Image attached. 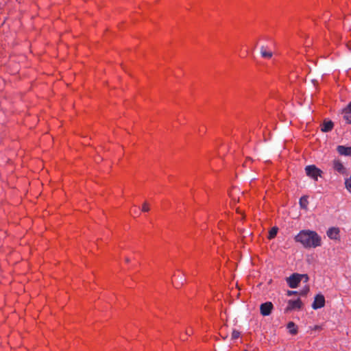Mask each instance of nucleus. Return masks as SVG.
Instances as JSON below:
<instances>
[{"label": "nucleus", "instance_id": "obj_1", "mask_svg": "<svg viewBox=\"0 0 351 351\" xmlns=\"http://www.w3.org/2000/svg\"><path fill=\"white\" fill-rule=\"evenodd\" d=\"M305 248H315L322 245L320 236L313 230H301L295 237Z\"/></svg>", "mask_w": 351, "mask_h": 351}, {"label": "nucleus", "instance_id": "obj_2", "mask_svg": "<svg viewBox=\"0 0 351 351\" xmlns=\"http://www.w3.org/2000/svg\"><path fill=\"white\" fill-rule=\"evenodd\" d=\"M304 280V282L308 281V276L307 274H293L287 278V282L291 288H296L299 283Z\"/></svg>", "mask_w": 351, "mask_h": 351}, {"label": "nucleus", "instance_id": "obj_3", "mask_svg": "<svg viewBox=\"0 0 351 351\" xmlns=\"http://www.w3.org/2000/svg\"><path fill=\"white\" fill-rule=\"evenodd\" d=\"M305 171L308 176L317 180L319 176H321L322 171L315 165H308L305 167Z\"/></svg>", "mask_w": 351, "mask_h": 351}, {"label": "nucleus", "instance_id": "obj_4", "mask_svg": "<svg viewBox=\"0 0 351 351\" xmlns=\"http://www.w3.org/2000/svg\"><path fill=\"white\" fill-rule=\"evenodd\" d=\"M325 305V298L322 294H317L315 296L312 304V308L315 310L324 307Z\"/></svg>", "mask_w": 351, "mask_h": 351}, {"label": "nucleus", "instance_id": "obj_5", "mask_svg": "<svg viewBox=\"0 0 351 351\" xmlns=\"http://www.w3.org/2000/svg\"><path fill=\"white\" fill-rule=\"evenodd\" d=\"M302 303L300 299L288 301V305L285 308V312H289L293 309H300L302 308Z\"/></svg>", "mask_w": 351, "mask_h": 351}, {"label": "nucleus", "instance_id": "obj_6", "mask_svg": "<svg viewBox=\"0 0 351 351\" xmlns=\"http://www.w3.org/2000/svg\"><path fill=\"white\" fill-rule=\"evenodd\" d=\"M273 304L271 302H267L262 304L260 306V311L262 315L268 316L271 314L273 309Z\"/></svg>", "mask_w": 351, "mask_h": 351}, {"label": "nucleus", "instance_id": "obj_7", "mask_svg": "<svg viewBox=\"0 0 351 351\" xmlns=\"http://www.w3.org/2000/svg\"><path fill=\"white\" fill-rule=\"evenodd\" d=\"M339 232L340 230L338 228L332 227L330 228L327 230V236L332 240H339Z\"/></svg>", "mask_w": 351, "mask_h": 351}, {"label": "nucleus", "instance_id": "obj_8", "mask_svg": "<svg viewBox=\"0 0 351 351\" xmlns=\"http://www.w3.org/2000/svg\"><path fill=\"white\" fill-rule=\"evenodd\" d=\"M332 167L337 172L343 174L346 172V169L342 162L339 159H335L332 161Z\"/></svg>", "mask_w": 351, "mask_h": 351}, {"label": "nucleus", "instance_id": "obj_9", "mask_svg": "<svg viewBox=\"0 0 351 351\" xmlns=\"http://www.w3.org/2000/svg\"><path fill=\"white\" fill-rule=\"evenodd\" d=\"M260 53L263 58H271L273 56V53L271 51L268 49L267 46L262 45L260 48Z\"/></svg>", "mask_w": 351, "mask_h": 351}, {"label": "nucleus", "instance_id": "obj_10", "mask_svg": "<svg viewBox=\"0 0 351 351\" xmlns=\"http://www.w3.org/2000/svg\"><path fill=\"white\" fill-rule=\"evenodd\" d=\"M338 153L343 156H351V147L339 145L337 147Z\"/></svg>", "mask_w": 351, "mask_h": 351}, {"label": "nucleus", "instance_id": "obj_11", "mask_svg": "<svg viewBox=\"0 0 351 351\" xmlns=\"http://www.w3.org/2000/svg\"><path fill=\"white\" fill-rule=\"evenodd\" d=\"M333 126H334V124H333L332 121H325L322 126L321 130L323 132H328L332 130Z\"/></svg>", "mask_w": 351, "mask_h": 351}, {"label": "nucleus", "instance_id": "obj_12", "mask_svg": "<svg viewBox=\"0 0 351 351\" xmlns=\"http://www.w3.org/2000/svg\"><path fill=\"white\" fill-rule=\"evenodd\" d=\"M343 119L347 123H351V110L349 108H346L343 110Z\"/></svg>", "mask_w": 351, "mask_h": 351}, {"label": "nucleus", "instance_id": "obj_13", "mask_svg": "<svg viewBox=\"0 0 351 351\" xmlns=\"http://www.w3.org/2000/svg\"><path fill=\"white\" fill-rule=\"evenodd\" d=\"M287 328L291 335H296L298 333V326L293 322H289L287 324Z\"/></svg>", "mask_w": 351, "mask_h": 351}, {"label": "nucleus", "instance_id": "obj_14", "mask_svg": "<svg viewBox=\"0 0 351 351\" xmlns=\"http://www.w3.org/2000/svg\"><path fill=\"white\" fill-rule=\"evenodd\" d=\"M300 206L303 209H307L308 201L307 196H302L299 201Z\"/></svg>", "mask_w": 351, "mask_h": 351}, {"label": "nucleus", "instance_id": "obj_15", "mask_svg": "<svg viewBox=\"0 0 351 351\" xmlns=\"http://www.w3.org/2000/svg\"><path fill=\"white\" fill-rule=\"evenodd\" d=\"M278 228L277 227H273L269 232V236H268V239H274L277 233H278Z\"/></svg>", "mask_w": 351, "mask_h": 351}, {"label": "nucleus", "instance_id": "obj_16", "mask_svg": "<svg viewBox=\"0 0 351 351\" xmlns=\"http://www.w3.org/2000/svg\"><path fill=\"white\" fill-rule=\"evenodd\" d=\"M346 189L351 193V176L345 180Z\"/></svg>", "mask_w": 351, "mask_h": 351}, {"label": "nucleus", "instance_id": "obj_17", "mask_svg": "<svg viewBox=\"0 0 351 351\" xmlns=\"http://www.w3.org/2000/svg\"><path fill=\"white\" fill-rule=\"evenodd\" d=\"M322 82H323L322 77L320 78V80H319L317 79H312L311 80V83L313 86L324 85Z\"/></svg>", "mask_w": 351, "mask_h": 351}, {"label": "nucleus", "instance_id": "obj_18", "mask_svg": "<svg viewBox=\"0 0 351 351\" xmlns=\"http://www.w3.org/2000/svg\"><path fill=\"white\" fill-rule=\"evenodd\" d=\"M240 336V332L234 329L232 332V339H237Z\"/></svg>", "mask_w": 351, "mask_h": 351}, {"label": "nucleus", "instance_id": "obj_19", "mask_svg": "<svg viewBox=\"0 0 351 351\" xmlns=\"http://www.w3.org/2000/svg\"><path fill=\"white\" fill-rule=\"evenodd\" d=\"M308 291H309V287L308 286H306L302 290H301L299 292V294L300 295L304 296V295H306L308 293Z\"/></svg>", "mask_w": 351, "mask_h": 351}, {"label": "nucleus", "instance_id": "obj_20", "mask_svg": "<svg viewBox=\"0 0 351 351\" xmlns=\"http://www.w3.org/2000/svg\"><path fill=\"white\" fill-rule=\"evenodd\" d=\"M142 211L143 212H148L149 210V205L147 202H144L143 206H142V208H141Z\"/></svg>", "mask_w": 351, "mask_h": 351}, {"label": "nucleus", "instance_id": "obj_21", "mask_svg": "<svg viewBox=\"0 0 351 351\" xmlns=\"http://www.w3.org/2000/svg\"><path fill=\"white\" fill-rule=\"evenodd\" d=\"M297 293H299L298 291H287V295L289 296H291L292 295L297 294Z\"/></svg>", "mask_w": 351, "mask_h": 351}, {"label": "nucleus", "instance_id": "obj_22", "mask_svg": "<svg viewBox=\"0 0 351 351\" xmlns=\"http://www.w3.org/2000/svg\"><path fill=\"white\" fill-rule=\"evenodd\" d=\"M125 261L126 263H129V262L130 261V258H129L126 257V258H125Z\"/></svg>", "mask_w": 351, "mask_h": 351}, {"label": "nucleus", "instance_id": "obj_23", "mask_svg": "<svg viewBox=\"0 0 351 351\" xmlns=\"http://www.w3.org/2000/svg\"><path fill=\"white\" fill-rule=\"evenodd\" d=\"M191 332V330H186V335H190Z\"/></svg>", "mask_w": 351, "mask_h": 351}, {"label": "nucleus", "instance_id": "obj_24", "mask_svg": "<svg viewBox=\"0 0 351 351\" xmlns=\"http://www.w3.org/2000/svg\"><path fill=\"white\" fill-rule=\"evenodd\" d=\"M346 108H349L351 110V102L348 104V106Z\"/></svg>", "mask_w": 351, "mask_h": 351}, {"label": "nucleus", "instance_id": "obj_25", "mask_svg": "<svg viewBox=\"0 0 351 351\" xmlns=\"http://www.w3.org/2000/svg\"><path fill=\"white\" fill-rule=\"evenodd\" d=\"M227 337H228V335H226V336H223V339H226Z\"/></svg>", "mask_w": 351, "mask_h": 351}, {"label": "nucleus", "instance_id": "obj_26", "mask_svg": "<svg viewBox=\"0 0 351 351\" xmlns=\"http://www.w3.org/2000/svg\"><path fill=\"white\" fill-rule=\"evenodd\" d=\"M123 69L125 71H127L126 69H125V67L123 66Z\"/></svg>", "mask_w": 351, "mask_h": 351}, {"label": "nucleus", "instance_id": "obj_27", "mask_svg": "<svg viewBox=\"0 0 351 351\" xmlns=\"http://www.w3.org/2000/svg\"><path fill=\"white\" fill-rule=\"evenodd\" d=\"M244 351H247V350H245Z\"/></svg>", "mask_w": 351, "mask_h": 351}]
</instances>
